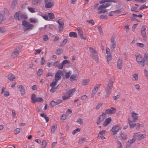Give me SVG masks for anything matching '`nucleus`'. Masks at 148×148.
Here are the masks:
<instances>
[{
    "label": "nucleus",
    "instance_id": "f257e3e1",
    "mask_svg": "<svg viewBox=\"0 0 148 148\" xmlns=\"http://www.w3.org/2000/svg\"><path fill=\"white\" fill-rule=\"evenodd\" d=\"M59 62L57 61L54 62H50L49 63L48 66L49 67H51L52 66H58L59 69H62L63 67H64L65 65L66 64H68L70 65L71 64L70 61L67 60H63L61 64H59Z\"/></svg>",
    "mask_w": 148,
    "mask_h": 148
},
{
    "label": "nucleus",
    "instance_id": "f03ea898",
    "mask_svg": "<svg viewBox=\"0 0 148 148\" xmlns=\"http://www.w3.org/2000/svg\"><path fill=\"white\" fill-rule=\"evenodd\" d=\"M113 83L114 81L110 79L109 80L108 85L105 89V91L106 93L105 95L106 97L107 98L108 97L111 93Z\"/></svg>",
    "mask_w": 148,
    "mask_h": 148
},
{
    "label": "nucleus",
    "instance_id": "7ed1b4c3",
    "mask_svg": "<svg viewBox=\"0 0 148 148\" xmlns=\"http://www.w3.org/2000/svg\"><path fill=\"white\" fill-rule=\"evenodd\" d=\"M22 25L23 26V29L24 31L32 30L34 27L33 25L29 23L26 20L23 21Z\"/></svg>",
    "mask_w": 148,
    "mask_h": 148
},
{
    "label": "nucleus",
    "instance_id": "20e7f679",
    "mask_svg": "<svg viewBox=\"0 0 148 148\" xmlns=\"http://www.w3.org/2000/svg\"><path fill=\"white\" fill-rule=\"evenodd\" d=\"M75 91V88L72 89L68 91L62 97L63 99L64 100H66L69 99L73 95V93Z\"/></svg>",
    "mask_w": 148,
    "mask_h": 148
},
{
    "label": "nucleus",
    "instance_id": "39448f33",
    "mask_svg": "<svg viewBox=\"0 0 148 148\" xmlns=\"http://www.w3.org/2000/svg\"><path fill=\"white\" fill-rule=\"evenodd\" d=\"M90 52L91 53V56L95 61L98 62V61L97 54L94 49L90 47L89 48Z\"/></svg>",
    "mask_w": 148,
    "mask_h": 148
},
{
    "label": "nucleus",
    "instance_id": "423d86ee",
    "mask_svg": "<svg viewBox=\"0 0 148 148\" xmlns=\"http://www.w3.org/2000/svg\"><path fill=\"white\" fill-rule=\"evenodd\" d=\"M14 17L15 19L19 21L22 19H25L27 18L26 15L22 14L20 11L16 12L14 14Z\"/></svg>",
    "mask_w": 148,
    "mask_h": 148
},
{
    "label": "nucleus",
    "instance_id": "0eeeda50",
    "mask_svg": "<svg viewBox=\"0 0 148 148\" xmlns=\"http://www.w3.org/2000/svg\"><path fill=\"white\" fill-rule=\"evenodd\" d=\"M121 127L118 124L116 125L112 128L111 131L113 133V135L116 134L121 129Z\"/></svg>",
    "mask_w": 148,
    "mask_h": 148
},
{
    "label": "nucleus",
    "instance_id": "6e6552de",
    "mask_svg": "<svg viewBox=\"0 0 148 148\" xmlns=\"http://www.w3.org/2000/svg\"><path fill=\"white\" fill-rule=\"evenodd\" d=\"M133 134L135 136L136 139H137L139 141L145 138L146 136L145 134H139L137 133H134Z\"/></svg>",
    "mask_w": 148,
    "mask_h": 148
},
{
    "label": "nucleus",
    "instance_id": "1a4fd4ad",
    "mask_svg": "<svg viewBox=\"0 0 148 148\" xmlns=\"http://www.w3.org/2000/svg\"><path fill=\"white\" fill-rule=\"evenodd\" d=\"M116 112V108L114 107H111L110 109L106 110L105 114H113L115 113Z\"/></svg>",
    "mask_w": 148,
    "mask_h": 148
},
{
    "label": "nucleus",
    "instance_id": "9d476101",
    "mask_svg": "<svg viewBox=\"0 0 148 148\" xmlns=\"http://www.w3.org/2000/svg\"><path fill=\"white\" fill-rule=\"evenodd\" d=\"M135 56L137 62L138 63H140L142 65L143 60L141 55L139 53H136L135 54Z\"/></svg>",
    "mask_w": 148,
    "mask_h": 148
},
{
    "label": "nucleus",
    "instance_id": "9b49d317",
    "mask_svg": "<svg viewBox=\"0 0 148 148\" xmlns=\"http://www.w3.org/2000/svg\"><path fill=\"white\" fill-rule=\"evenodd\" d=\"M128 123L130 128H134L136 126L135 123L136 121L132 119L131 117H129L128 119Z\"/></svg>",
    "mask_w": 148,
    "mask_h": 148
},
{
    "label": "nucleus",
    "instance_id": "f8f14e48",
    "mask_svg": "<svg viewBox=\"0 0 148 148\" xmlns=\"http://www.w3.org/2000/svg\"><path fill=\"white\" fill-rule=\"evenodd\" d=\"M45 6L46 8H49L52 7L53 5V2L51 1H48V0H44Z\"/></svg>",
    "mask_w": 148,
    "mask_h": 148
},
{
    "label": "nucleus",
    "instance_id": "ddd939ff",
    "mask_svg": "<svg viewBox=\"0 0 148 148\" xmlns=\"http://www.w3.org/2000/svg\"><path fill=\"white\" fill-rule=\"evenodd\" d=\"M110 42L111 44L110 48L112 51H113L116 47V42L115 40L114 37H111L110 39Z\"/></svg>",
    "mask_w": 148,
    "mask_h": 148
},
{
    "label": "nucleus",
    "instance_id": "4468645a",
    "mask_svg": "<svg viewBox=\"0 0 148 148\" xmlns=\"http://www.w3.org/2000/svg\"><path fill=\"white\" fill-rule=\"evenodd\" d=\"M105 117V114L104 113H103L97 119L96 121L97 124L98 125H99L100 123L103 120Z\"/></svg>",
    "mask_w": 148,
    "mask_h": 148
},
{
    "label": "nucleus",
    "instance_id": "2eb2a0df",
    "mask_svg": "<svg viewBox=\"0 0 148 148\" xmlns=\"http://www.w3.org/2000/svg\"><path fill=\"white\" fill-rule=\"evenodd\" d=\"M63 72L60 70H59L56 73L55 76V80L58 82L59 80L61 79V77L60 75H62Z\"/></svg>",
    "mask_w": 148,
    "mask_h": 148
},
{
    "label": "nucleus",
    "instance_id": "dca6fc26",
    "mask_svg": "<svg viewBox=\"0 0 148 148\" xmlns=\"http://www.w3.org/2000/svg\"><path fill=\"white\" fill-rule=\"evenodd\" d=\"M123 66V60L121 58L119 57L117 61V67L119 69H121Z\"/></svg>",
    "mask_w": 148,
    "mask_h": 148
},
{
    "label": "nucleus",
    "instance_id": "f3484780",
    "mask_svg": "<svg viewBox=\"0 0 148 148\" xmlns=\"http://www.w3.org/2000/svg\"><path fill=\"white\" fill-rule=\"evenodd\" d=\"M57 22L59 25V31L60 32H61L64 29V22L61 21L60 19H59Z\"/></svg>",
    "mask_w": 148,
    "mask_h": 148
},
{
    "label": "nucleus",
    "instance_id": "a211bd4d",
    "mask_svg": "<svg viewBox=\"0 0 148 148\" xmlns=\"http://www.w3.org/2000/svg\"><path fill=\"white\" fill-rule=\"evenodd\" d=\"M138 114L135 112V111H132L131 113V116L132 119L137 121L138 119Z\"/></svg>",
    "mask_w": 148,
    "mask_h": 148
},
{
    "label": "nucleus",
    "instance_id": "6ab92c4d",
    "mask_svg": "<svg viewBox=\"0 0 148 148\" xmlns=\"http://www.w3.org/2000/svg\"><path fill=\"white\" fill-rule=\"evenodd\" d=\"M18 89L22 95H23L25 94V91L24 88L22 85H20L18 86Z\"/></svg>",
    "mask_w": 148,
    "mask_h": 148
},
{
    "label": "nucleus",
    "instance_id": "aec40b11",
    "mask_svg": "<svg viewBox=\"0 0 148 148\" xmlns=\"http://www.w3.org/2000/svg\"><path fill=\"white\" fill-rule=\"evenodd\" d=\"M5 88L4 87H3L1 89V94H3V95L5 97H8L10 95L8 91L5 90Z\"/></svg>",
    "mask_w": 148,
    "mask_h": 148
},
{
    "label": "nucleus",
    "instance_id": "412c9836",
    "mask_svg": "<svg viewBox=\"0 0 148 148\" xmlns=\"http://www.w3.org/2000/svg\"><path fill=\"white\" fill-rule=\"evenodd\" d=\"M148 58V55L147 54H145L144 57L143 59V62L142 64V65L144 67L145 64H147V59Z\"/></svg>",
    "mask_w": 148,
    "mask_h": 148
},
{
    "label": "nucleus",
    "instance_id": "4be33fe9",
    "mask_svg": "<svg viewBox=\"0 0 148 148\" xmlns=\"http://www.w3.org/2000/svg\"><path fill=\"white\" fill-rule=\"evenodd\" d=\"M99 86V85L98 84H97L95 86L94 89L92 90V94L91 95L92 97H93L94 95L96 93L97 91V90Z\"/></svg>",
    "mask_w": 148,
    "mask_h": 148
},
{
    "label": "nucleus",
    "instance_id": "5701e85b",
    "mask_svg": "<svg viewBox=\"0 0 148 148\" xmlns=\"http://www.w3.org/2000/svg\"><path fill=\"white\" fill-rule=\"evenodd\" d=\"M111 118L110 117H109L106 119L103 124V126H107L111 121Z\"/></svg>",
    "mask_w": 148,
    "mask_h": 148
},
{
    "label": "nucleus",
    "instance_id": "b1692460",
    "mask_svg": "<svg viewBox=\"0 0 148 148\" xmlns=\"http://www.w3.org/2000/svg\"><path fill=\"white\" fill-rule=\"evenodd\" d=\"M8 78L10 81H13L15 79V76L12 74L11 73L8 75Z\"/></svg>",
    "mask_w": 148,
    "mask_h": 148
},
{
    "label": "nucleus",
    "instance_id": "393cba45",
    "mask_svg": "<svg viewBox=\"0 0 148 148\" xmlns=\"http://www.w3.org/2000/svg\"><path fill=\"white\" fill-rule=\"evenodd\" d=\"M19 51L17 50L14 51L11 56V58H14L16 57L18 55Z\"/></svg>",
    "mask_w": 148,
    "mask_h": 148
},
{
    "label": "nucleus",
    "instance_id": "a878e982",
    "mask_svg": "<svg viewBox=\"0 0 148 148\" xmlns=\"http://www.w3.org/2000/svg\"><path fill=\"white\" fill-rule=\"evenodd\" d=\"M135 136L133 135L132 138L131 139H130L128 140L127 142L128 144H129L130 145L135 142L136 140L135 138Z\"/></svg>",
    "mask_w": 148,
    "mask_h": 148
},
{
    "label": "nucleus",
    "instance_id": "bb28decb",
    "mask_svg": "<svg viewBox=\"0 0 148 148\" xmlns=\"http://www.w3.org/2000/svg\"><path fill=\"white\" fill-rule=\"evenodd\" d=\"M78 78V77L77 75L74 74L71 75L70 78V80L71 81H73L76 80Z\"/></svg>",
    "mask_w": 148,
    "mask_h": 148
},
{
    "label": "nucleus",
    "instance_id": "cd10ccee",
    "mask_svg": "<svg viewBox=\"0 0 148 148\" xmlns=\"http://www.w3.org/2000/svg\"><path fill=\"white\" fill-rule=\"evenodd\" d=\"M27 9L29 11L32 13H35L37 11V9L33 8L28 7Z\"/></svg>",
    "mask_w": 148,
    "mask_h": 148
},
{
    "label": "nucleus",
    "instance_id": "c85d7f7f",
    "mask_svg": "<svg viewBox=\"0 0 148 148\" xmlns=\"http://www.w3.org/2000/svg\"><path fill=\"white\" fill-rule=\"evenodd\" d=\"M69 37L76 38L77 36V34L75 32H70L69 34Z\"/></svg>",
    "mask_w": 148,
    "mask_h": 148
},
{
    "label": "nucleus",
    "instance_id": "c756f323",
    "mask_svg": "<svg viewBox=\"0 0 148 148\" xmlns=\"http://www.w3.org/2000/svg\"><path fill=\"white\" fill-rule=\"evenodd\" d=\"M132 79L133 81H137L138 79V74L137 73H135L133 74Z\"/></svg>",
    "mask_w": 148,
    "mask_h": 148
},
{
    "label": "nucleus",
    "instance_id": "7c9ffc66",
    "mask_svg": "<svg viewBox=\"0 0 148 148\" xmlns=\"http://www.w3.org/2000/svg\"><path fill=\"white\" fill-rule=\"evenodd\" d=\"M32 102L33 103H34L36 102L37 97L36 95L35 94H33L31 97Z\"/></svg>",
    "mask_w": 148,
    "mask_h": 148
},
{
    "label": "nucleus",
    "instance_id": "2f4dec72",
    "mask_svg": "<svg viewBox=\"0 0 148 148\" xmlns=\"http://www.w3.org/2000/svg\"><path fill=\"white\" fill-rule=\"evenodd\" d=\"M47 15L48 16V18H49L50 19L52 20L55 18L54 15L53 13L48 12L47 13Z\"/></svg>",
    "mask_w": 148,
    "mask_h": 148
},
{
    "label": "nucleus",
    "instance_id": "473e14b6",
    "mask_svg": "<svg viewBox=\"0 0 148 148\" xmlns=\"http://www.w3.org/2000/svg\"><path fill=\"white\" fill-rule=\"evenodd\" d=\"M40 116L45 118L46 121V123L48 122V121H49V117H47L46 115L44 114H40Z\"/></svg>",
    "mask_w": 148,
    "mask_h": 148
},
{
    "label": "nucleus",
    "instance_id": "72a5a7b5",
    "mask_svg": "<svg viewBox=\"0 0 148 148\" xmlns=\"http://www.w3.org/2000/svg\"><path fill=\"white\" fill-rule=\"evenodd\" d=\"M115 2L116 1L114 0H102L99 1L100 4H102L105 2Z\"/></svg>",
    "mask_w": 148,
    "mask_h": 148
},
{
    "label": "nucleus",
    "instance_id": "f704fd0d",
    "mask_svg": "<svg viewBox=\"0 0 148 148\" xmlns=\"http://www.w3.org/2000/svg\"><path fill=\"white\" fill-rule=\"evenodd\" d=\"M90 81L89 79H84L82 82V85L83 86H85L88 85Z\"/></svg>",
    "mask_w": 148,
    "mask_h": 148
},
{
    "label": "nucleus",
    "instance_id": "c9c22d12",
    "mask_svg": "<svg viewBox=\"0 0 148 148\" xmlns=\"http://www.w3.org/2000/svg\"><path fill=\"white\" fill-rule=\"evenodd\" d=\"M57 128V125H55L52 126L51 129V133H54Z\"/></svg>",
    "mask_w": 148,
    "mask_h": 148
},
{
    "label": "nucleus",
    "instance_id": "e433bc0d",
    "mask_svg": "<svg viewBox=\"0 0 148 148\" xmlns=\"http://www.w3.org/2000/svg\"><path fill=\"white\" fill-rule=\"evenodd\" d=\"M29 21L31 23H36L38 21V20L36 18H31L29 19Z\"/></svg>",
    "mask_w": 148,
    "mask_h": 148
},
{
    "label": "nucleus",
    "instance_id": "4c0bfd02",
    "mask_svg": "<svg viewBox=\"0 0 148 148\" xmlns=\"http://www.w3.org/2000/svg\"><path fill=\"white\" fill-rule=\"evenodd\" d=\"M77 30L78 32V34L79 36L82 35L83 34V32L82 28L78 27Z\"/></svg>",
    "mask_w": 148,
    "mask_h": 148
},
{
    "label": "nucleus",
    "instance_id": "58836bf2",
    "mask_svg": "<svg viewBox=\"0 0 148 148\" xmlns=\"http://www.w3.org/2000/svg\"><path fill=\"white\" fill-rule=\"evenodd\" d=\"M47 145V143L45 140H43L42 142V148H45Z\"/></svg>",
    "mask_w": 148,
    "mask_h": 148
},
{
    "label": "nucleus",
    "instance_id": "ea45409f",
    "mask_svg": "<svg viewBox=\"0 0 148 148\" xmlns=\"http://www.w3.org/2000/svg\"><path fill=\"white\" fill-rule=\"evenodd\" d=\"M121 136L123 140H125L127 139V135L124 133H121Z\"/></svg>",
    "mask_w": 148,
    "mask_h": 148
},
{
    "label": "nucleus",
    "instance_id": "a19ab883",
    "mask_svg": "<svg viewBox=\"0 0 148 148\" xmlns=\"http://www.w3.org/2000/svg\"><path fill=\"white\" fill-rule=\"evenodd\" d=\"M58 82L56 81L54 79L53 80V82L50 84V87H54L55 86Z\"/></svg>",
    "mask_w": 148,
    "mask_h": 148
},
{
    "label": "nucleus",
    "instance_id": "79ce46f5",
    "mask_svg": "<svg viewBox=\"0 0 148 148\" xmlns=\"http://www.w3.org/2000/svg\"><path fill=\"white\" fill-rule=\"evenodd\" d=\"M72 73L71 71H69L67 72L65 74V76L66 78H69L70 77V76Z\"/></svg>",
    "mask_w": 148,
    "mask_h": 148
},
{
    "label": "nucleus",
    "instance_id": "37998d69",
    "mask_svg": "<svg viewBox=\"0 0 148 148\" xmlns=\"http://www.w3.org/2000/svg\"><path fill=\"white\" fill-rule=\"evenodd\" d=\"M86 22L90 24L91 25H93L95 24L94 21L92 19H90V20H87L86 21Z\"/></svg>",
    "mask_w": 148,
    "mask_h": 148
},
{
    "label": "nucleus",
    "instance_id": "c03bdc74",
    "mask_svg": "<svg viewBox=\"0 0 148 148\" xmlns=\"http://www.w3.org/2000/svg\"><path fill=\"white\" fill-rule=\"evenodd\" d=\"M106 8V7L104 4H102L99 6L97 8L98 10H101L102 9Z\"/></svg>",
    "mask_w": 148,
    "mask_h": 148
},
{
    "label": "nucleus",
    "instance_id": "a18cd8bd",
    "mask_svg": "<svg viewBox=\"0 0 148 148\" xmlns=\"http://www.w3.org/2000/svg\"><path fill=\"white\" fill-rule=\"evenodd\" d=\"M63 52V50L62 49L59 48L56 50V54L57 55H60L62 54Z\"/></svg>",
    "mask_w": 148,
    "mask_h": 148
},
{
    "label": "nucleus",
    "instance_id": "49530a36",
    "mask_svg": "<svg viewBox=\"0 0 148 148\" xmlns=\"http://www.w3.org/2000/svg\"><path fill=\"white\" fill-rule=\"evenodd\" d=\"M136 45L137 47L143 48L144 46V44L142 43L137 42L136 43Z\"/></svg>",
    "mask_w": 148,
    "mask_h": 148
},
{
    "label": "nucleus",
    "instance_id": "de8ad7c7",
    "mask_svg": "<svg viewBox=\"0 0 148 148\" xmlns=\"http://www.w3.org/2000/svg\"><path fill=\"white\" fill-rule=\"evenodd\" d=\"M67 40L66 39H64L62 41V42L60 44V47L64 46L67 42Z\"/></svg>",
    "mask_w": 148,
    "mask_h": 148
},
{
    "label": "nucleus",
    "instance_id": "09e8293b",
    "mask_svg": "<svg viewBox=\"0 0 148 148\" xmlns=\"http://www.w3.org/2000/svg\"><path fill=\"white\" fill-rule=\"evenodd\" d=\"M6 31L7 30L4 27H0V33H3L6 32Z\"/></svg>",
    "mask_w": 148,
    "mask_h": 148
},
{
    "label": "nucleus",
    "instance_id": "8fccbe9b",
    "mask_svg": "<svg viewBox=\"0 0 148 148\" xmlns=\"http://www.w3.org/2000/svg\"><path fill=\"white\" fill-rule=\"evenodd\" d=\"M67 116L66 114H63L60 117V119L61 120H64L66 118Z\"/></svg>",
    "mask_w": 148,
    "mask_h": 148
},
{
    "label": "nucleus",
    "instance_id": "3c124183",
    "mask_svg": "<svg viewBox=\"0 0 148 148\" xmlns=\"http://www.w3.org/2000/svg\"><path fill=\"white\" fill-rule=\"evenodd\" d=\"M20 128H16L14 130V134L16 135L20 132Z\"/></svg>",
    "mask_w": 148,
    "mask_h": 148
},
{
    "label": "nucleus",
    "instance_id": "603ef678",
    "mask_svg": "<svg viewBox=\"0 0 148 148\" xmlns=\"http://www.w3.org/2000/svg\"><path fill=\"white\" fill-rule=\"evenodd\" d=\"M107 59L108 62V63L112 59V56L111 54L107 55Z\"/></svg>",
    "mask_w": 148,
    "mask_h": 148
},
{
    "label": "nucleus",
    "instance_id": "864d4df0",
    "mask_svg": "<svg viewBox=\"0 0 148 148\" xmlns=\"http://www.w3.org/2000/svg\"><path fill=\"white\" fill-rule=\"evenodd\" d=\"M76 122L80 125L83 123V120L80 118H78Z\"/></svg>",
    "mask_w": 148,
    "mask_h": 148
},
{
    "label": "nucleus",
    "instance_id": "5fc2aeb1",
    "mask_svg": "<svg viewBox=\"0 0 148 148\" xmlns=\"http://www.w3.org/2000/svg\"><path fill=\"white\" fill-rule=\"evenodd\" d=\"M136 129L138 130L140 128V127H143V125L140 124L139 123L136 124Z\"/></svg>",
    "mask_w": 148,
    "mask_h": 148
},
{
    "label": "nucleus",
    "instance_id": "6e6d98bb",
    "mask_svg": "<svg viewBox=\"0 0 148 148\" xmlns=\"http://www.w3.org/2000/svg\"><path fill=\"white\" fill-rule=\"evenodd\" d=\"M106 130H103L100 132L98 134V137H101L102 135L106 133Z\"/></svg>",
    "mask_w": 148,
    "mask_h": 148
},
{
    "label": "nucleus",
    "instance_id": "4d7b16f0",
    "mask_svg": "<svg viewBox=\"0 0 148 148\" xmlns=\"http://www.w3.org/2000/svg\"><path fill=\"white\" fill-rule=\"evenodd\" d=\"M50 105L52 107H53L57 105L56 102L53 100L50 102Z\"/></svg>",
    "mask_w": 148,
    "mask_h": 148
},
{
    "label": "nucleus",
    "instance_id": "13d9d810",
    "mask_svg": "<svg viewBox=\"0 0 148 148\" xmlns=\"http://www.w3.org/2000/svg\"><path fill=\"white\" fill-rule=\"evenodd\" d=\"M39 2V0H32V3L33 5H37Z\"/></svg>",
    "mask_w": 148,
    "mask_h": 148
},
{
    "label": "nucleus",
    "instance_id": "bf43d9fd",
    "mask_svg": "<svg viewBox=\"0 0 148 148\" xmlns=\"http://www.w3.org/2000/svg\"><path fill=\"white\" fill-rule=\"evenodd\" d=\"M100 11H99L97 13L98 14L104 13H105L106 12H107L108 11L106 9H102Z\"/></svg>",
    "mask_w": 148,
    "mask_h": 148
},
{
    "label": "nucleus",
    "instance_id": "052dcab7",
    "mask_svg": "<svg viewBox=\"0 0 148 148\" xmlns=\"http://www.w3.org/2000/svg\"><path fill=\"white\" fill-rule=\"evenodd\" d=\"M80 129L79 128H77L75 130L72 132V134L73 135L77 133L78 132H80Z\"/></svg>",
    "mask_w": 148,
    "mask_h": 148
},
{
    "label": "nucleus",
    "instance_id": "680f3d73",
    "mask_svg": "<svg viewBox=\"0 0 148 148\" xmlns=\"http://www.w3.org/2000/svg\"><path fill=\"white\" fill-rule=\"evenodd\" d=\"M45 61L44 59V57H42L41 58V64L42 65H44L45 63Z\"/></svg>",
    "mask_w": 148,
    "mask_h": 148
},
{
    "label": "nucleus",
    "instance_id": "e2e57ef3",
    "mask_svg": "<svg viewBox=\"0 0 148 148\" xmlns=\"http://www.w3.org/2000/svg\"><path fill=\"white\" fill-rule=\"evenodd\" d=\"M41 16L45 20L47 21H49L48 19V17L47 14H45V15H41Z\"/></svg>",
    "mask_w": 148,
    "mask_h": 148
},
{
    "label": "nucleus",
    "instance_id": "0e129e2a",
    "mask_svg": "<svg viewBox=\"0 0 148 148\" xmlns=\"http://www.w3.org/2000/svg\"><path fill=\"white\" fill-rule=\"evenodd\" d=\"M102 104L101 103H98L96 106L95 109L97 110H99L102 105Z\"/></svg>",
    "mask_w": 148,
    "mask_h": 148
},
{
    "label": "nucleus",
    "instance_id": "69168bd1",
    "mask_svg": "<svg viewBox=\"0 0 148 148\" xmlns=\"http://www.w3.org/2000/svg\"><path fill=\"white\" fill-rule=\"evenodd\" d=\"M18 0H13L12 3V6L15 7L16 5Z\"/></svg>",
    "mask_w": 148,
    "mask_h": 148
},
{
    "label": "nucleus",
    "instance_id": "338daca9",
    "mask_svg": "<svg viewBox=\"0 0 148 148\" xmlns=\"http://www.w3.org/2000/svg\"><path fill=\"white\" fill-rule=\"evenodd\" d=\"M106 52L107 55L111 54L110 52V50L108 47H107L106 48Z\"/></svg>",
    "mask_w": 148,
    "mask_h": 148
},
{
    "label": "nucleus",
    "instance_id": "774afa93",
    "mask_svg": "<svg viewBox=\"0 0 148 148\" xmlns=\"http://www.w3.org/2000/svg\"><path fill=\"white\" fill-rule=\"evenodd\" d=\"M117 143L118 146V148H123L122 143L120 141H118Z\"/></svg>",
    "mask_w": 148,
    "mask_h": 148
}]
</instances>
